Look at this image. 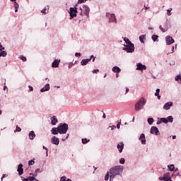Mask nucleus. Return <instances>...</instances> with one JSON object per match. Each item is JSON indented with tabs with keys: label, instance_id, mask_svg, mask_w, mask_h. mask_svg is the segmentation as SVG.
I'll list each match as a JSON object with an SVG mask.
<instances>
[{
	"label": "nucleus",
	"instance_id": "nucleus-1",
	"mask_svg": "<svg viewBox=\"0 0 181 181\" xmlns=\"http://www.w3.org/2000/svg\"><path fill=\"white\" fill-rule=\"evenodd\" d=\"M123 40L126 44H124L122 50H124L127 53H134L135 52V45L128 37H123Z\"/></svg>",
	"mask_w": 181,
	"mask_h": 181
},
{
	"label": "nucleus",
	"instance_id": "nucleus-2",
	"mask_svg": "<svg viewBox=\"0 0 181 181\" xmlns=\"http://www.w3.org/2000/svg\"><path fill=\"white\" fill-rule=\"evenodd\" d=\"M124 172L123 165H116L110 169V175H111V178L115 177V176H122V173Z\"/></svg>",
	"mask_w": 181,
	"mask_h": 181
},
{
	"label": "nucleus",
	"instance_id": "nucleus-3",
	"mask_svg": "<svg viewBox=\"0 0 181 181\" xmlns=\"http://www.w3.org/2000/svg\"><path fill=\"white\" fill-rule=\"evenodd\" d=\"M146 104V100L145 98H141L134 105V110L136 112L144 110V107Z\"/></svg>",
	"mask_w": 181,
	"mask_h": 181
},
{
	"label": "nucleus",
	"instance_id": "nucleus-4",
	"mask_svg": "<svg viewBox=\"0 0 181 181\" xmlns=\"http://www.w3.org/2000/svg\"><path fill=\"white\" fill-rule=\"evenodd\" d=\"M80 11H81V16H86V18H88V16H90V7H88V6L87 5L81 6Z\"/></svg>",
	"mask_w": 181,
	"mask_h": 181
},
{
	"label": "nucleus",
	"instance_id": "nucleus-5",
	"mask_svg": "<svg viewBox=\"0 0 181 181\" xmlns=\"http://www.w3.org/2000/svg\"><path fill=\"white\" fill-rule=\"evenodd\" d=\"M58 129L59 130V134H67L69 131V124L66 123H61L58 126Z\"/></svg>",
	"mask_w": 181,
	"mask_h": 181
},
{
	"label": "nucleus",
	"instance_id": "nucleus-6",
	"mask_svg": "<svg viewBox=\"0 0 181 181\" xmlns=\"http://www.w3.org/2000/svg\"><path fill=\"white\" fill-rule=\"evenodd\" d=\"M106 18H107L109 23L117 24V16H115V13H106Z\"/></svg>",
	"mask_w": 181,
	"mask_h": 181
},
{
	"label": "nucleus",
	"instance_id": "nucleus-7",
	"mask_svg": "<svg viewBox=\"0 0 181 181\" xmlns=\"http://www.w3.org/2000/svg\"><path fill=\"white\" fill-rule=\"evenodd\" d=\"M70 19H73L77 16V4H76L74 7H71L69 11Z\"/></svg>",
	"mask_w": 181,
	"mask_h": 181
},
{
	"label": "nucleus",
	"instance_id": "nucleus-8",
	"mask_svg": "<svg viewBox=\"0 0 181 181\" xmlns=\"http://www.w3.org/2000/svg\"><path fill=\"white\" fill-rule=\"evenodd\" d=\"M172 177H173V175H170V173H165L163 177H159L158 179L160 181H173Z\"/></svg>",
	"mask_w": 181,
	"mask_h": 181
},
{
	"label": "nucleus",
	"instance_id": "nucleus-9",
	"mask_svg": "<svg viewBox=\"0 0 181 181\" xmlns=\"http://www.w3.org/2000/svg\"><path fill=\"white\" fill-rule=\"evenodd\" d=\"M150 134H152V135H160V132H159V129L158 127L153 126L151 127L150 129Z\"/></svg>",
	"mask_w": 181,
	"mask_h": 181
},
{
	"label": "nucleus",
	"instance_id": "nucleus-10",
	"mask_svg": "<svg viewBox=\"0 0 181 181\" xmlns=\"http://www.w3.org/2000/svg\"><path fill=\"white\" fill-rule=\"evenodd\" d=\"M175 39H173V37H172L170 35H167L165 37V43L167 46H170V45H173Z\"/></svg>",
	"mask_w": 181,
	"mask_h": 181
},
{
	"label": "nucleus",
	"instance_id": "nucleus-11",
	"mask_svg": "<svg viewBox=\"0 0 181 181\" xmlns=\"http://www.w3.org/2000/svg\"><path fill=\"white\" fill-rule=\"evenodd\" d=\"M159 29L161 30V32H163V33L168 32V30L169 29V25L168 24V22H165L163 23L162 25H160Z\"/></svg>",
	"mask_w": 181,
	"mask_h": 181
},
{
	"label": "nucleus",
	"instance_id": "nucleus-12",
	"mask_svg": "<svg viewBox=\"0 0 181 181\" xmlns=\"http://www.w3.org/2000/svg\"><path fill=\"white\" fill-rule=\"evenodd\" d=\"M51 144H52V145H56L57 146L59 144H60V139H59V138L57 137L56 136H53L51 138Z\"/></svg>",
	"mask_w": 181,
	"mask_h": 181
},
{
	"label": "nucleus",
	"instance_id": "nucleus-13",
	"mask_svg": "<svg viewBox=\"0 0 181 181\" xmlns=\"http://www.w3.org/2000/svg\"><path fill=\"white\" fill-rule=\"evenodd\" d=\"M17 172H18V176H22V175H23V164L20 163L18 165Z\"/></svg>",
	"mask_w": 181,
	"mask_h": 181
},
{
	"label": "nucleus",
	"instance_id": "nucleus-14",
	"mask_svg": "<svg viewBox=\"0 0 181 181\" xmlns=\"http://www.w3.org/2000/svg\"><path fill=\"white\" fill-rule=\"evenodd\" d=\"M139 141H141L142 145H146V138L145 137V134L142 133L140 135Z\"/></svg>",
	"mask_w": 181,
	"mask_h": 181
},
{
	"label": "nucleus",
	"instance_id": "nucleus-15",
	"mask_svg": "<svg viewBox=\"0 0 181 181\" xmlns=\"http://www.w3.org/2000/svg\"><path fill=\"white\" fill-rule=\"evenodd\" d=\"M170 107H173V102H168L163 105V110L168 111Z\"/></svg>",
	"mask_w": 181,
	"mask_h": 181
},
{
	"label": "nucleus",
	"instance_id": "nucleus-16",
	"mask_svg": "<svg viewBox=\"0 0 181 181\" xmlns=\"http://www.w3.org/2000/svg\"><path fill=\"white\" fill-rule=\"evenodd\" d=\"M137 67L136 68V70H146V66L142 64V63L139 62L136 64Z\"/></svg>",
	"mask_w": 181,
	"mask_h": 181
},
{
	"label": "nucleus",
	"instance_id": "nucleus-17",
	"mask_svg": "<svg viewBox=\"0 0 181 181\" xmlns=\"http://www.w3.org/2000/svg\"><path fill=\"white\" fill-rule=\"evenodd\" d=\"M117 148L119 151V153H122V151H124V142H119L117 144Z\"/></svg>",
	"mask_w": 181,
	"mask_h": 181
},
{
	"label": "nucleus",
	"instance_id": "nucleus-18",
	"mask_svg": "<svg viewBox=\"0 0 181 181\" xmlns=\"http://www.w3.org/2000/svg\"><path fill=\"white\" fill-rule=\"evenodd\" d=\"M50 90V84L47 83L45 86L40 89V93H45Z\"/></svg>",
	"mask_w": 181,
	"mask_h": 181
},
{
	"label": "nucleus",
	"instance_id": "nucleus-19",
	"mask_svg": "<svg viewBox=\"0 0 181 181\" xmlns=\"http://www.w3.org/2000/svg\"><path fill=\"white\" fill-rule=\"evenodd\" d=\"M28 138L30 141H33L36 138V134L34 131H30L28 134Z\"/></svg>",
	"mask_w": 181,
	"mask_h": 181
},
{
	"label": "nucleus",
	"instance_id": "nucleus-20",
	"mask_svg": "<svg viewBox=\"0 0 181 181\" xmlns=\"http://www.w3.org/2000/svg\"><path fill=\"white\" fill-rule=\"evenodd\" d=\"M59 64H60V59H54L52 63V67L56 69L59 67Z\"/></svg>",
	"mask_w": 181,
	"mask_h": 181
},
{
	"label": "nucleus",
	"instance_id": "nucleus-21",
	"mask_svg": "<svg viewBox=\"0 0 181 181\" xmlns=\"http://www.w3.org/2000/svg\"><path fill=\"white\" fill-rule=\"evenodd\" d=\"M51 132L52 135H58L59 134H60V130L59 129V127L57 128L53 127L51 129Z\"/></svg>",
	"mask_w": 181,
	"mask_h": 181
},
{
	"label": "nucleus",
	"instance_id": "nucleus-22",
	"mask_svg": "<svg viewBox=\"0 0 181 181\" xmlns=\"http://www.w3.org/2000/svg\"><path fill=\"white\" fill-rule=\"evenodd\" d=\"M89 62H90V59H83L81 61V66H87V64H88Z\"/></svg>",
	"mask_w": 181,
	"mask_h": 181
},
{
	"label": "nucleus",
	"instance_id": "nucleus-23",
	"mask_svg": "<svg viewBox=\"0 0 181 181\" xmlns=\"http://www.w3.org/2000/svg\"><path fill=\"white\" fill-rule=\"evenodd\" d=\"M57 122H59V120H57V118L56 117V116H53L51 117V124L54 126L56 125V124H57Z\"/></svg>",
	"mask_w": 181,
	"mask_h": 181
},
{
	"label": "nucleus",
	"instance_id": "nucleus-24",
	"mask_svg": "<svg viewBox=\"0 0 181 181\" xmlns=\"http://www.w3.org/2000/svg\"><path fill=\"white\" fill-rule=\"evenodd\" d=\"M41 13H43V15L49 13V6H45V8L41 11Z\"/></svg>",
	"mask_w": 181,
	"mask_h": 181
},
{
	"label": "nucleus",
	"instance_id": "nucleus-25",
	"mask_svg": "<svg viewBox=\"0 0 181 181\" xmlns=\"http://www.w3.org/2000/svg\"><path fill=\"white\" fill-rule=\"evenodd\" d=\"M112 71L114 72V73H121V68L119 67V66H114L112 69Z\"/></svg>",
	"mask_w": 181,
	"mask_h": 181
},
{
	"label": "nucleus",
	"instance_id": "nucleus-26",
	"mask_svg": "<svg viewBox=\"0 0 181 181\" xmlns=\"http://www.w3.org/2000/svg\"><path fill=\"white\" fill-rule=\"evenodd\" d=\"M141 43H145V40H146V35H141L139 37Z\"/></svg>",
	"mask_w": 181,
	"mask_h": 181
},
{
	"label": "nucleus",
	"instance_id": "nucleus-27",
	"mask_svg": "<svg viewBox=\"0 0 181 181\" xmlns=\"http://www.w3.org/2000/svg\"><path fill=\"white\" fill-rule=\"evenodd\" d=\"M153 42H159V35L153 34L151 36Z\"/></svg>",
	"mask_w": 181,
	"mask_h": 181
},
{
	"label": "nucleus",
	"instance_id": "nucleus-28",
	"mask_svg": "<svg viewBox=\"0 0 181 181\" xmlns=\"http://www.w3.org/2000/svg\"><path fill=\"white\" fill-rule=\"evenodd\" d=\"M8 52L6 51L0 50V57H6Z\"/></svg>",
	"mask_w": 181,
	"mask_h": 181
},
{
	"label": "nucleus",
	"instance_id": "nucleus-29",
	"mask_svg": "<svg viewBox=\"0 0 181 181\" xmlns=\"http://www.w3.org/2000/svg\"><path fill=\"white\" fill-rule=\"evenodd\" d=\"M160 93V89L157 88L156 90L155 95L156 97H157L158 100H160V95H159Z\"/></svg>",
	"mask_w": 181,
	"mask_h": 181
},
{
	"label": "nucleus",
	"instance_id": "nucleus-30",
	"mask_svg": "<svg viewBox=\"0 0 181 181\" xmlns=\"http://www.w3.org/2000/svg\"><path fill=\"white\" fill-rule=\"evenodd\" d=\"M168 170H170V172H173L175 171V165L173 164L168 165Z\"/></svg>",
	"mask_w": 181,
	"mask_h": 181
},
{
	"label": "nucleus",
	"instance_id": "nucleus-31",
	"mask_svg": "<svg viewBox=\"0 0 181 181\" xmlns=\"http://www.w3.org/2000/svg\"><path fill=\"white\" fill-rule=\"evenodd\" d=\"M147 122H148V125H152V124H153V122H155V119H153V118H152V117H148L147 119Z\"/></svg>",
	"mask_w": 181,
	"mask_h": 181
},
{
	"label": "nucleus",
	"instance_id": "nucleus-32",
	"mask_svg": "<svg viewBox=\"0 0 181 181\" xmlns=\"http://www.w3.org/2000/svg\"><path fill=\"white\" fill-rule=\"evenodd\" d=\"M175 81H177L179 84H181V74H179L175 77Z\"/></svg>",
	"mask_w": 181,
	"mask_h": 181
},
{
	"label": "nucleus",
	"instance_id": "nucleus-33",
	"mask_svg": "<svg viewBox=\"0 0 181 181\" xmlns=\"http://www.w3.org/2000/svg\"><path fill=\"white\" fill-rule=\"evenodd\" d=\"M37 173H42V170H40V168H37L35 170V174H33V173H30V175L32 176H37Z\"/></svg>",
	"mask_w": 181,
	"mask_h": 181
},
{
	"label": "nucleus",
	"instance_id": "nucleus-34",
	"mask_svg": "<svg viewBox=\"0 0 181 181\" xmlns=\"http://www.w3.org/2000/svg\"><path fill=\"white\" fill-rule=\"evenodd\" d=\"M14 8H15V12H18V10L19 9V4L18 2H14Z\"/></svg>",
	"mask_w": 181,
	"mask_h": 181
},
{
	"label": "nucleus",
	"instance_id": "nucleus-35",
	"mask_svg": "<svg viewBox=\"0 0 181 181\" xmlns=\"http://www.w3.org/2000/svg\"><path fill=\"white\" fill-rule=\"evenodd\" d=\"M166 119H167V121H168V122H170V123L173 122V117L168 116Z\"/></svg>",
	"mask_w": 181,
	"mask_h": 181
},
{
	"label": "nucleus",
	"instance_id": "nucleus-36",
	"mask_svg": "<svg viewBox=\"0 0 181 181\" xmlns=\"http://www.w3.org/2000/svg\"><path fill=\"white\" fill-rule=\"evenodd\" d=\"M88 142H90V139H82V144H83V145H86V144H88Z\"/></svg>",
	"mask_w": 181,
	"mask_h": 181
},
{
	"label": "nucleus",
	"instance_id": "nucleus-37",
	"mask_svg": "<svg viewBox=\"0 0 181 181\" xmlns=\"http://www.w3.org/2000/svg\"><path fill=\"white\" fill-rule=\"evenodd\" d=\"M33 165H35V158L28 161V165L29 166H32Z\"/></svg>",
	"mask_w": 181,
	"mask_h": 181
},
{
	"label": "nucleus",
	"instance_id": "nucleus-38",
	"mask_svg": "<svg viewBox=\"0 0 181 181\" xmlns=\"http://www.w3.org/2000/svg\"><path fill=\"white\" fill-rule=\"evenodd\" d=\"M167 15H168V16H170L172 15V8H169L167 10Z\"/></svg>",
	"mask_w": 181,
	"mask_h": 181
},
{
	"label": "nucleus",
	"instance_id": "nucleus-39",
	"mask_svg": "<svg viewBox=\"0 0 181 181\" xmlns=\"http://www.w3.org/2000/svg\"><path fill=\"white\" fill-rule=\"evenodd\" d=\"M19 59H20L21 60H22V62H26V60H27L26 57H25V56H23V55H21V56L19 57Z\"/></svg>",
	"mask_w": 181,
	"mask_h": 181
},
{
	"label": "nucleus",
	"instance_id": "nucleus-40",
	"mask_svg": "<svg viewBox=\"0 0 181 181\" xmlns=\"http://www.w3.org/2000/svg\"><path fill=\"white\" fill-rule=\"evenodd\" d=\"M161 119V123L163 122L164 124H168V119L167 118H165V117H162L160 118Z\"/></svg>",
	"mask_w": 181,
	"mask_h": 181
},
{
	"label": "nucleus",
	"instance_id": "nucleus-41",
	"mask_svg": "<svg viewBox=\"0 0 181 181\" xmlns=\"http://www.w3.org/2000/svg\"><path fill=\"white\" fill-rule=\"evenodd\" d=\"M108 179H110V171L107 172L105 176V180L107 181L108 180Z\"/></svg>",
	"mask_w": 181,
	"mask_h": 181
},
{
	"label": "nucleus",
	"instance_id": "nucleus-42",
	"mask_svg": "<svg viewBox=\"0 0 181 181\" xmlns=\"http://www.w3.org/2000/svg\"><path fill=\"white\" fill-rule=\"evenodd\" d=\"M119 163H120V165H124V163H125V158H121L119 159Z\"/></svg>",
	"mask_w": 181,
	"mask_h": 181
},
{
	"label": "nucleus",
	"instance_id": "nucleus-43",
	"mask_svg": "<svg viewBox=\"0 0 181 181\" xmlns=\"http://www.w3.org/2000/svg\"><path fill=\"white\" fill-rule=\"evenodd\" d=\"M21 131H22V129L21 127H19L18 126H16V129L14 131V132H21Z\"/></svg>",
	"mask_w": 181,
	"mask_h": 181
},
{
	"label": "nucleus",
	"instance_id": "nucleus-44",
	"mask_svg": "<svg viewBox=\"0 0 181 181\" xmlns=\"http://www.w3.org/2000/svg\"><path fill=\"white\" fill-rule=\"evenodd\" d=\"M59 181H67V177L66 176H62L60 177Z\"/></svg>",
	"mask_w": 181,
	"mask_h": 181
},
{
	"label": "nucleus",
	"instance_id": "nucleus-45",
	"mask_svg": "<svg viewBox=\"0 0 181 181\" xmlns=\"http://www.w3.org/2000/svg\"><path fill=\"white\" fill-rule=\"evenodd\" d=\"M175 170V176H179L180 173H179V169L178 168H176Z\"/></svg>",
	"mask_w": 181,
	"mask_h": 181
},
{
	"label": "nucleus",
	"instance_id": "nucleus-46",
	"mask_svg": "<svg viewBox=\"0 0 181 181\" xmlns=\"http://www.w3.org/2000/svg\"><path fill=\"white\" fill-rule=\"evenodd\" d=\"M28 180H30V181H35V177H33V176L28 177Z\"/></svg>",
	"mask_w": 181,
	"mask_h": 181
},
{
	"label": "nucleus",
	"instance_id": "nucleus-47",
	"mask_svg": "<svg viewBox=\"0 0 181 181\" xmlns=\"http://www.w3.org/2000/svg\"><path fill=\"white\" fill-rule=\"evenodd\" d=\"M69 136H70V134H66V138H62V141H63L64 142V141H66V139H69Z\"/></svg>",
	"mask_w": 181,
	"mask_h": 181
},
{
	"label": "nucleus",
	"instance_id": "nucleus-48",
	"mask_svg": "<svg viewBox=\"0 0 181 181\" xmlns=\"http://www.w3.org/2000/svg\"><path fill=\"white\" fill-rule=\"evenodd\" d=\"M75 56H76V57H81V53L76 52V53H75Z\"/></svg>",
	"mask_w": 181,
	"mask_h": 181
},
{
	"label": "nucleus",
	"instance_id": "nucleus-49",
	"mask_svg": "<svg viewBox=\"0 0 181 181\" xmlns=\"http://www.w3.org/2000/svg\"><path fill=\"white\" fill-rule=\"evenodd\" d=\"M84 2H87V0H78V4H84Z\"/></svg>",
	"mask_w": 181,
	"mask_h": 181
},
{
	"label": "nucleus",
	"instance_id": "nucleus-50",
	"mask_svg": "<svg viewBox=\"0 0 181 181\" xmlns=\"http://www.w3.org/2000/svg\"><path fill=\"white\" fill-rule=\"evenodd\" d=\"M117 129H119V128H121V122H117Z\"/></svg>",
	"mask_w": 181,
	"mask_h": 181
},
{
	"label": "nucleus",
	"instance_id": "nucleus-51",
	"mask_svg": "<svg viewBox=\"0 0 181 181\" xmlns=\"http://www.w3.org/2000/svg\"><path fill=\"white\" fill-rule=\"evenodd\" d=\"M98 71H100V69H93V70L92 71V73H93V74H97V73H98Z\"/></svg>",
	"mask_w": 181,
	"mask_h": 181
},
{
	"label": "nucleus",
	"instance_id": "nucleus-52",
	"mask_svg": "<svg viewBox=\"0 0 181 181\" xmlns=\"http://www.w3.org/2000/svg\"><path fill=\"white\" fill-rule=\"evenodd\" d=\"M108 128H111V130L114 131V129H115V128H117V127L113 125V126H109Z\"/></svg>",
	"mask_w": 181,
	"mask_h": 181
},
{
	"label": "nucleus",
	"instance_id": "nucleus-53",
	"mask_svg": "<svg viewBox=\"0 0 181 181\" xmlns=\"http://www.w3.org/2000/svg\"><path fill=\"white\" fill-rule=\"evenodd\" d=\"M29 91H33V87L30 85L28 86Z\"/></svg>",
	"mask_w": 181,
	"mask_h": 181
},
{
	"label": "nucleus",
	"instance_id": "nucleus-54",
	"mask_svg": "<svg viewBox=\"0 0 181 181\" xmlns=\"http://www.w3.org/2000/svg\"><path fill=\"white\" fill-rule=\"evenodd\" d=\"M160 124H162V120L160 118L159 120L157 121V125H160Z\"/></svg>",
	"mask_w": 181,
	"mask_h": 181
},
{
	"label": "nucleus",
	"instance_id": "nucleus-55",
	"mask_svg": "<svg viewBox=\"0 0 181 181\" xmlns=\"http://www.w3.org/2000/svg\"><path fill=\"white\" fill-rule=\"evenodd\" d=\"M0 50H5V47H2V45H0Z\"/></svg>",
	"mask_w": 181,
	"mask_h": 181
},
{
	"label": "nucleus",
	"instance_id": "nucleus-56",
	"mask_svg": "<svg viewBox=\"0 0 181 181\" xmlns=\"http://www.w3.org/2000/svg\"><path fill=\"white\" fill-rule=\"evenodd\" d=\"M114 179H115V177H111V174H110V181H112V180H114Z\"/></svg>",
	"mask_w": 181,
	"mask_h": 181
},
{
	"label": "nucleus",
	"instance_id": "nucleus-57",
	"mask_svg": "<svg viewBox=\"0 0 181 181\" xmlns=\"http://www.w3.org/2000/svg\"><path fill=\"white\" fill-rule=\"evenodd\" d=\"M174 52H175V47L173 46V47H172V52H171V53H173Z\"/></svg>",
	"mask_w": 181,
	"mask_h": 181
},
{
	"label": "nucleus",
	"instance_id": "nucleus-58",
	"mask_svg": "<svg viewBox=\"0 0 181 181\" xmlns=\"http://www.w3.org/2000/svg\"><path fill=\"white\" fill-rule=\"evenodd\" d=\"M42 148L45 149V151H49V149H47V148L46 146H42Z\"/></svg>",
	"mask_w": 181,
	"mask_h": 181
},
{
	"label": "nucleus",
	"instance_id": "nucleus-59",
	"mask_svg": "<svg viewBox=\"0 0 181 181\" xmlns=\"http://www.w3.org/2000/svg\"><path fill=\"white\" fill-rule=\"evenodd\" d=\"M129 91V88H126V94H128V92Z\"/></svg>",
	"mask_w": 181,
	"mask_h": 181
},
{
	"label": "nucleus",
	"instance_id": "nucleus-60",
	"mask_svg": "<svg viewBox=\"0 0 181 181\" xmlns=\"http://www.w3.org/2000/svg\"><path fill=\"white\" fill-rule=\"evenodd\" d=\"M94 57H95L94 55H90V57L88 59H90V61H91V59H93Z\"/></svg>",
	"mask_w": 181,
	"mask_h": 181
},
{
	"label": "nucleus",
	"instance_id": "nucleus-61",
	"mask_svg": "<svg viewBox=\"0 0 181 181\" xmlns=\"http://www.w3.org/2000/svg\"><path fill=\"white\" fill-rule=\"evenodd\" d=\"M6 176H8V175L4 174V175H2V177H3V178H5V177H6Z\"/></svg>",
	"mask_w": 181,
	"mask_h": 181
},
{
	"label": "nucleus",
	"instance_id": "nucleus-62",
	"mask_svg": "<svg viewBox=\"0 0 181 181\" xmlns=\"http://www.w3.org/2000/svg\"><path fill=\"white\" fill-rule=\"evenodd\" d=\"M106 117H107V116L105 115V113H103V118L105 119Z\"/></svg>",
	"mask_w": 181,
	"mask_h": 181
},
{
	"label": "nucleus",
	"instance_id": "nucleus-63",
	"mask_svg": "<svg viewBox=\"0 0 181 181\" xmlns=\"http://www.w3.org/2000/svg\"><path fill=\"white\" fill-rule=\"evenodd\" d=\"M23 181H29V178H24Z\"/></svg>",
	"mask_w": 181,
	"mask_h": 181
},
{
	"label": "nucleus",
	"instance_id": "nucleus-64",
	"mask_svg": "<svg viewBox=\"0 0 181 181\" xmlns=\"http://www.w3.org/2000/svg\"><path fill=\"white\" fill-rule=\"evenodd\" d=\"M173 139H176V135L172 136Z\"/></svg>",
	"mask_w": 181,
	"mask_h": 181
}]
</instances>
